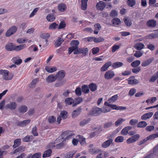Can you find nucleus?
Segmentation results:
<instances>
[{"label": "nucleus", "mask_w": 158, "mask_h": 158, "mask_svg": "<svg viewBox=\"0 0 158 158\" xmlns=\"http://www.w3.org/2000/svg\"><path fill=\"white\" fill-rule=\"evenodd\" d=\"M79 44V42L77 40H73L70 43L71 47L69 48V53L70 54L73 51L75 52L78 49V46Z\"/></svg>", "instance_id": "obj_1"}, {"label": "nucleus", "mask_w": 158, "mask_h": 158, "mask_svg": "<svg viewBox=\"0 0 158 158\" xmlns=\"http://www.w3.org/2000/svg\"><path fill=\"white\" fill-rule=\"evenodd\" d=\"M9 72L7 70L1 69L0 70V75L2 76V78L7 81L11 80L13 77L12 74H9Z\"/></svg>", "instance_id": "obj_2"}, {"label": "nucleus", "mask_w": 158, "mask_h": 158, "mask_svg": "<svg viewBox=\"0 0 158 158\" xmlns=\"http://www.w3.org/2000/svg\"><path fill=\"white\" fill-rule=\"evenodd\" d=\"M100 108L97 107L92 108L89 113V115L94 116H97L101 114Z\"/></svg>", "instance_id": "obj_3"}, {"label": "nucleus", "mask_w": 158, "mask_h": 158, "mask_svg": "<svg viewBox=\"0 0 158 158\" xmlns=\"http://www.w3.org/2000/svg\"><path fill=\"white\" fill-rule=\"evenodd\" d=\"M17 27L15 26H13L10 27L7 31L5 35L6 37H9L15 33L17 30Z\"/></svg>", "instance_id": "obj_4"}, {"label": "nucleus", "mask_w": 158, "mask_h": 158, "mask_svg": "<svg viewBox=\"0 0 158 158\" xmlns=\"http://www.w3.org/2000/svg\"><path fill=\"white\" fill-rule=\"evenodd\" d=\"M140 135L138 134H135L128 139L127 140V144L133 143L137 141L139 138Z\"/></svg>", "instance_id": "obj_5"}, {"label": "nucleus", "mask_w": 158, "mask_h": 158, "mask_svg": "<svg viewBox=\"0 0 158 158\" xmlns=\"http://www.w3.org/2000/svg\"><path fill=\"white\" fill-rule=\"evenodd\" d=\"M129 85H135L139 83V81L135 78L134 76H130L129 78L126 79Z\"/></svg>", "instance_id": "obj_6"}, {"label": "nucleus", "mask_w": 158, "mask_h": 158, "mask_svg": "<svg viewBox=\"0 0 158 158\" xmlns=\"http://www.w3.org/2000/svg\"><path fill=\"white\" fill-rule=\"evenodd\" d=\"M106 6L105 3L103 1H100L97 3L96 7L98 10L102 11L104 9Z\"/></svg>", "instance_id": "obj_7"}, {"label": "nucleus", "mask_w": 158, "mask_h": 158, "mask_svg": "<svg viewBox=\"0 0 158 158\" xmlns=\"http://www.w3.org/2000/svg\"><path fill=\"white\" fill-rule=\"evenodd\" d=\"M94 131L91 132L89 134V137L90 138L94 137L96 134L100 133L102 131V128L101 127H96L94 128Z\"/></svg>", "instance_id": "obj_8"}, {"label": "nucleus", "mask_w": 158, "mask_h": 158, "mask_svg": "<svg viewBox=\"0 0 158 158\" xmlns=\"http://www.w3.org/2000/svg\"><path fill=\"white\" fill-rule=\"evenodd\" d=\"M88 50L87 48H78L77 50L74 52V54H86L88 52Z\"/></svg>", "instance_id": "obj_9"}, {"label": "nucleus", "mask_w": 158, "mask_h": 158, "mask_svg": "<svg viewBox=\"0 0 158 158\" xmlns=\"http://www.w3.org/2000/svg\"><path fill=\"white\" fill-rule=\"evenodd\" d=\"M114 73L113 71L109 70L105 73L104 75V77L106 79H110L114 77Z\"/></svg>", "instance_id": "obj_10"}, {"label": "nucleus", "mask_w": 158, "mask_h": 158, "mask_svg": "<svg viewBox=\"0 0 158 158\" xmlns=\"http://www.w3.org/2000/svg\"><path fill=\"white\" fill-rule=\"evenodd\" d=\"M65 73L63 70H61L58 72L56 75V79L59 80H61L65 76Z\"/></svg>", "instance_id": "obj_11"}, {"label": "nucleus", "mask_w": 158, "mask_h": 158, "mask_svg": "<svg viewBox=\"0 0 158 158\" xmlns=\"http://www.w3.org/2000/svg\"><path fill=\"white\" fill-rule=\"evenodd\" d=\"M146 25L149 27H154L156 25V22L154 19H150L147 22Z\"/></svg>", "instance_id": "obj_12"}, {"label": "nucleus", "mask_w": 158, "mask_h": 158, "mask_svg": "<svg viewBox=\"0 0 158 158\" xmlns=\"http://www.w3.org/2000/svg\"><path fill=\"white\" fill-rule=\"evenodd\" d=\"M17 106V104L15 102H12L7 104L6 106V108L7 109H9L10 110H13L16 108Z\"/></svg>", "instance_id": "obj_13"}, {"label": "nucleus", "mask_w": 158, "mask_h": 158, "mask_svg": "<svg viewBox=\"0 0 158 158\" xmlns=\"http://www.w3.org/2000/svg\"><path fill=\"white\" fill-rule=\"evenodd\" d=\"M112 142L113 140L111 139H109L102 143V147L103 148H106L110 145Z\"/></svg>", "instance_id": "obj_14"}, {"label": "nucleus", "mask_w": 158, "mask_h": 158, "mask_svg": "<svg viewBox=\"0 0 158 158\" xmlns=\"http://www.w3.org/2000/svg\"><path fill=\"white\" fill-rule=\"evenodd\" d=\"M27 107L25 105H21L19 107L18 110L20 113H24L27 111Z\"/></svg>", "instance_id": "obj_15"}, {"label": "nucleus", "mask_w": 158, "mask_h": 158, "mask_svg": "<svg viewBox=\"0 0 158 158\" xmlns=\"http://www.w3.org/2000/svg\"><path fill=\"white\" fill-rule=\"evenodd\" d=\"M81 107H79L76 110L73 111L72 113V116L73 118L77 117L81 113Z\"/></svg>", "instance_id": "obj_16"}, {"label": "nucleus", "mask_w": 158, "mask_h": 158, "mask_svg": "<svg viewBox=\"0 0 158 158\" xmlns=\"http://www.w3.org/2000/svg\"><path fill=\"white\" fill-rule=\"evenodd\" d=\"M112 63L111 61H109L106 62L102 66L100 70L101 71L103 72L106 71L107 70L109 66L111 65Z\"/></svg>", "instance_id": "obj_17"}, {"label": "nucleus", "mask_w": 158, "mask_h": 158, "mask_svg": "<svg viewBox=\"0 0 158 158\" xmlns=\"http://www.w3.org/2000/svg\"><path fill=\"white\" fill-rule=\"evenodd\" d=\"M15 45L12 43H9L6 44L5 48L8 51H10L14 50Z\"/></svg>", "instance_id": "obj_18"}, {"label": "nucleus", "mask_w": 158, "mask_h": 158, "mask_svg": "<svg viewBox=\"0 0 158 158\" xmlns=\"http://www.w3.org/2000/svg\"><path fill=\"white\" fill-rule=\"evenodd\" d=\"M153 113L152 112H150L145 114L142 115L141 117V118L143 120H147L151 118L153 115Z\"/></svg>", "instance_id": "obj_19"}, {"label": "nucleus", "mask_w": 158, "mask_h": 158, "mask_svg": "<svg viewBox=\"0 0 158 158\" xmlns=\"http://www.w3.org/2000/svg\"><path fill=\"white\" fill-rule=\"evenodd\" d=\"M123 20L127 26L130 27L131 25V20L128 17L125 16L123 19Z\"/></svg>", "instance_id": "obj_20"}, {"label": "nucleus", "mask_w": 158, "mask_h": 158, "mask_svg": "<svg viewBox=\"0 0 158 158\" xmlns=\"http://www.w3.org/2000/svg\"><path fill=\"white\" fill-rule=\"evenodd\" d=\"M31 121L30 119H27L22 121L19 122L18 123V126L23 127L25 126L26 125L29 123Z\"/></svg>", "instance_id": "obj_21"}, {"label": "nucleus", "mask_w": 158, "mask_h": 158, "mask_svg": "<svg viewBox=\"0 0 158 158\" xmlns=\"http://www.w3.org/2000/svg\"><path fill=\"white\" fill-rule=\"evenodd\" d=\"M45 69L48 72L52 73L56 71L57 69L55 66L51 67V66H47L45 67Z\"/></svg>", "instance_id": "obj_22"}, {"label": "nucleus", "mask_w": 158, "mask_h": 158, "mask_svg": "<svg viewBox=\"0 0 158 158\" xmlns=\"http://www.w3.org/2000/svg\"><path fill=\"white\" fill-rule=\"evenodd\" d=\"M56 79V76L52 74L49 76L46 79V81L48 83H51L55 81Z\"/></svg>", "instance_id": "obj_23"}, {"label": "nucleus", "mask_w": 158, "mask_h": 158, "mask_svg": "<svg viewBox=\"0 0 158 158\" xmlns=\"http://www.w3.org/2000/svg\"><path fill=\"white\" fill-rule=\"evenodd\" d=\"M153 60V58H151L147 60L144 61L141 64V65L143 67H145L149 65Z\"/></svg>", "instance_id": "obj_24"}, {"label": "nucleus", "mask_w": 158, "mask_h": 158, "mask_svg": "<svg viewBox=\"0 0 158 158\" xmlns=\"http://www.w3.org/2000/svg\"><path fill=\"white\" fill-rule=\"evenodd\" d=\"M110 107L113 109L117 110H124L126 109V107L125 106H117L115 105L111 104Z\"/></svg>", "instance_id": "obj_25"}, {"label": "nucleus", "mask_w": 158, "mask_h": 158, "mask_svg": "<svg viewBox=\"0 0 158 158\" xmlns=\"http://www.w3.org/2000/svg\"><path fill=\"white\" fill-rule=\"evenodd\" d=\"M82 98L80 97H78L77 98H75L73 102L72 106L73 107H75L77 105L82 102Z\"/></svg>", "instance_id": "obj_26"}, {"label": "nucleus", "mask_w": 158, "mask_h": 158, "mask_svg": "<svg viewBox=\"0 0 158 158\" xmlns=\"http://www.w3.org/2000/svg\"><path fill=\"white\" fill-rule=\"evenodd\" d=\"M52 152V151L51 149H48L44 152L42 156L43 158L49 157L51 156Z\"/></svg>", "instance_id": "obj_27"}, {"label": "nucleus", "mask_w": 158, "mask_h": 158, "mask_svg": "<svg viewBox=\"0 0 158 158\" xmlns=\"http://www.w3.org/2000/svg\"><path fill=\"white\" fill-rule=\"evenodd\" d=\"M58 9L60 11L63 12L66 10V5L64 3H61L58 6Z\"/></svg>", "instance_id": "obj_28"}, {"label": "nucleus", "mask_w": 158, "mask_h": 158, "mask_svg": "<svg viewBox=\"0 0 158 158\" xmlns=\"http://www.w3.org/2000/svg\"><path fill=\"white\" fill-rule=\"evenodd\" d=\"M90 121V118L85 119L80 121L79 125L81 127H83L88 124Z\"/></svg>", "instance_id": "obj_29"}, {"label": "nucleus", "mask_w": 158, "mask_h": 158, "mask_svg": "<svg viewBox=\"0 0 158 158\" xmlns=\"http://www.w3.org/2000/svg\"><path fill=\"white\" fill-rule=\"evenodd\" d=\"M89 88L91 91L94 92L97 90V86L96 84L91 83L89 85Z\"/></svg>", "instance_id": "obj_30"}, {"label": "nucleus", "mask_w": 158, "mask_h": 158, "mask_svg": "<svg viewBox=\"0 0 158 158\" xmlns=\"http://www.w3.org/2000/svg\"><path fill=\"white\" fill-rule=\"evenodd\" d=\"M82 91L84 94H88L89 92V87L86 85H83L82 87Z\"/></svg>", "instance_id": "obj_31"}, {"label": "nucleus", "mask_w": 158, "mask_h": 158, "mask_svg": "<svg viewBox=\"0 0 158 158\" xmlns=\"http://www.w3.org/2000/svg\"><path fill=\"white\" fill-rule=\"evenodd\" d=\"M148 37L150 39H153L158 38V30L154 33H152L148 35Z\"/></svg>", "instance_id": "obj_32"}, {"label": "nucleus", "mask_w": 158, "mask_h": 158, "mask_svg": "<svg viewBox=\"0 0 158 158\" xmlns=\"http://www.w3.org/2000/svg\"><path fill=\"white\" fill-rule=\"evenodd\" d=\"M144 45L140 43H138L134 45V48L137 50H141L144 48Z\"/></svg>", "instance_id": "obj_33"}, {"label": "nucleus", "mask_w": 158, "mask_h": 158, "mask_svg": "<svg viewBox=\"0 0 158 158\" xmlns=\"http://www.w3.org/2000/svg\"><path fill=\"white\" fill-rule=\"evenodd\" d=\"M34 137L32 135H27L23 139V140L25 142H31L33 139Z\"/></svg>", "instance_id": "obj_34"}, {"label": "nucleus", "mask_w": 158, "mask_h": 158, "mask_svg": "<svg viewBox=\"0 0 158 158\" xmlns=\"http://www.w3.org/2000/svg\"><path fill=\"white\" fill-rule=\"evenodd\" d=\"M64 41L62 38H59L58 39L56 40L55 42V46L56 47H58L60 46L62 43Z\"/></svg>", "instance_id": "obj_35"}, {"label": "nucleus", "mask_w": 158, "mask_h": 158, "mask_svg": "<svg viewBox=\"0 0 158 158\" xmlns=\"http://www.w3.org/2000/svg\"><path fill=\"white\" fill-rule=\"evenodd\" d=\"M147 125V123L144 121H142L138 123L137 124L138 128H143L146 127Z\"/></svg>", "instance_id": "obj_36"}, {"label": "nucleus", "mask_w": 158, "mask_h": 158, "mask_svg": "<svg viewBox=\"0 0 158 158\" xmlns=\"http://www.w3.org/2000/svg\"><path fill=\"white\" fill-rule=\"evenodd\" d=\"M91 38H92L94 42L96 43H99L103 41L104 40V39L102 37H99L97 38L92 37Z\"/></svg>", "instance_id": "obj_37"}, {"label": "nucleus", "mask_w": 158, "mask_h": 158, "mask_svg": "<svg viewBox=\"0 0 158 158\" xmlns=\"http://www.w3.org/2000/svg\"><path fill=\"white\" fill-rule=\"evenodd\" d=\"M158 78V72L156 73L153 75L152 76L149 80L150 82H154Z\"/></svg>", "instance_id": "obj_38"}, {"label": "nucleus", "mask_w": 158, "mask_h": 158, "mask_svg": "<svg viewBox=\"0 0 158 158\" xmlns=\"http://www.w3.org/2000/svg\"><path fill=\"white\" fill-rule=\"evenodd\" d=\"M46 19L49 21H53L55 19V16L53 14H48L46 17Z\"/></svg>", "instance_id": "obj_39"}, {"label": "nucleus", "mask_w": 158, "mask_h": 158, "mask_svg": "<svg viewBox=\"0 0 158 158\" xmlns=\"http://www.w3.org/2000/svg\"><path fill=\"white\" fill-rule=\"evenodd\" d=\"M123 64L120 62H117L113 63L112 64V67L114 68H117L123 66Z\"/></svg>", "instance_id": "obj_40"}, {"label": "nucleus", "mask_w": 158, "mask_h": 158, "mask_svg": "<svg viewBox=\"0 0 158 158\" xmlns=\"http://www.w3.org/2000/svg\"><path fill=\"white\" fill-rule=\"evenodd\" d=\"M39 81V78H36L33 79L31 83V87L35 88V85Z\"/></svg>", "instance_id": "obj_41"}, {"label": "nucleus", "mask_w": 158, "mask_h": 158, "mask_svg": "<svg viewBox=\"0 0 158 158\" xmlns=\"http://www.w3.org/2000/svg\"><path fill=\"white\" fill-rule=\"evenodd\" d=\"M21 139H17L14 141V145L13 147L15 148L19 146L21 144Z\"/></svg>", "instance_id": "obj_42"}, {"label": "nucleus", "mask_w": 158, "mask_h": 158, "mask_svg": "<svg viewBox=\"0 0 158 158\" xmlns=\"http://www.w3.org/2000/svg\"><path fill=\"white\" fill-rule=\"evenodd\" d=\"M25 45L23 44H20L17 46H15L14 50L16 51H19L25 48Z\"/></svg>", "instance_id": "obj_43"}, {"label": "nucleus", "mask_w": 158, "mask_h": 158, "mask_svg": "<svg viewBox=\"0 0 158 158\" xmlns=\"http://www.w3.org/2000/svg\"><path fill=\"white\" fill-rule=\"evenodd\" d=\"M111 22L114 25H118L119 24L121 23L120 20L118 18H115L111 20Z\"/></svg>", "instance_id": "obj_44"}, {"label": "nucleus", "mask_w": 158, "mask_h": 158, "mask_svg": "<svg viewBox=\"0 0 158 158\" xmlns=\"http://www.w3.org/2000/svg\"><path fill=\"white\" fill-rule=\"evenodd\" d=\"M13 62L15 64L19 65L22 62L21 59H18L17 57H14L13 59Z\"/></svg>", "instance_id": "obj_45"}, {"label": "nucleus", "mask_w": 158, "mask_h": 158, "mask_svg": "<svg viewBox=\"0 0 158 158\" xmlns=\"http://www.w3.org/2000/svg\"><path fill=\"white\" fill-rule=\"evenodd\" d=\"M118 98V96L117 94L109 98L108 101L109 102V103L114 102Z\"/></svg>", "instance_id": "obj_46"}, {"label": "nucleus", "mask_w": 158, "mask_h": 158, "mask_svg": "<svg viewBox=\"0 0 158 158\" xmlns=\"http://www.w3.org/2000/svg\"><path fill=\"white\" fill-rule=\"evenodd\" d=\"M125 119H124L120 118L118 119L117 121H116L115 123V125L117 127L119 125L122 124L123 122L125 121Z\"/></svg>", "instance_id": "obj_47"}, {"label": "nucleus", "mask_w": 158, "mask_h": 158, "mask_svg": "<svg viewBox=\"0 0 158 158\" xmlns=\"http://www.w3.org/2000/svg\"><path fill=\"white\" fill-rule=\"evenodd\" d=\"M158 137V133H157L155 134L147 136V139L148 140H152L155 138Z\"/></svg>", "instance_id": "obj_48"}, {"label": "nucleus", "mask_w": 158, "mask_h": 158, "mask_svg": "<svg viewBox=\"0 0 158 158\" xmlns=\"http://www.w3.org/2000/svg\"><path fill=\"white\" fill-rule=\"evenodd\" d=\"M140 64V61L139 60H136L131 64V66L133 67H138Z\"/></svg>", "instance_id": "obj_49"}, {"label": "nucleus", "mask_w": 158, "mask_h": 158, "mask_svg": "<svg viewBox=\"0 0 158 158\" xmlns=\"http://www.w3.org/2000/svg\"><path fill=\"white\" fill-rule=\"evenodd\" d=\"M152 154L158 157V143L153 148Z\"/></svg>", "instance_id": "obj_50"}, {"label": "nucleus", "mask_w": 158, "mask_h": 158, "mask_svg": "<svg viewBox=\"0 0 158 158\" xmlns=\"http://www.w3.org/2000/svg\"><path fill=\"white\" fill-rule=\"evenodd\" d=\"M69 131H66L63 132L61 135V136L63 139H64V141L67 140L66 138L68 136V134Z\"/></svg>", "instance_id": "obj_51"}, {"label": "nucleus", "mask_w": 158, "mask_h": 158, "mask_svg": "<svg viewBox=\"0 0 158 158\" xmlns=\"http://www.w3.org/2000/svg\"><path fill=\"white\" fill-rule=\"evenodd\" d=\"M113 125V122H107L104 124L103 127L105 129H107L111 127Z\"/></svg>", "instance_id": "obj_52"}, {"label": "nucleus", "mask_w": 158, "mask_h": 158, "mask_svg": "<svg viewBox=\"0 0 158 158\" xmlns=\"http://www.w3.org/2000/svg\"><path fill=\"white\" fill-rule=\"evenodd\" d=\"M74 153L72 152H69L64 155L63 158H73Z\"/></svg>", "instance_id": "obj_53"}, {"label": "nucleus", "mask_w": 158, "mask_h": 158, "mask_svg": "<svg viewBox=\"0 0 158 158\" xmlns=\"http://www.w3.org/2000/svg\"><path fill=\"white\" fill-rule=\"evenodd\" d=\"M58 26V24L56 23L51 24L49 27V29L50 30L55 29Z\"/></svg>", "instance_id": "obj_54"}, {"label": "nucleus", "mask_w": 158, "mask_h": 158, "mask_svg": "<svg viewBox=\"0 0 158 158\" xmlns=\"http://www.w3.org/2000/svg\"><path fill=\"white\" fill-rule=\"evenodd\" d=\"M124 140V137L121 136H118L115 139V141L117 143L122 142Z\"/></svg>", "instance_id": "obj_55"}, {"label": "nucleus", "mask_w": 158, "mask_h": 158, "mask_svg": "<svg viewBox=\"0 0 158 158\" xmlns=\"http://www.w3.org/2000/svg\"><path fill=\"white\" fill-rule=\"evenodd\" d=\"M136 90L135 88L131 89L129 91L128 95L130 97H131L136 93Z\"/></svg>", "instance_id": "obj_56"}, {"label": "nucleus", "mask_w": 158, "mask_h": 158, "mask_svg": "<svg viewBox=\"0 0 158 158\" xmlns=\"http://www.w3.org/2000/svg\"><path fill=\"white\" fill-rule=\"evenodd\" d=\"M75 93L77 96H81L82 94L81 88L79 87H77L75 90Z\"/></svg>", "instance_id": "obj_57"}, {"label": "nucleus", "mask_w": 158, "mask_h": 158, "mask_svg": "<svg viewBox=\"0 0 158 158\" xmlns=\"http://www.w3.org/2000/svg\"><path fill=\"white\" fill-rule=\"evenodd\" d=\"M31 132L34 136H36L38 135V133L37 131V128L36 126H35L32 128Z\"/></svg>", "instance_id": "obj_58"}, {"label": "nucleus", "mask_w": 158, "mask_h": 158, "mask_svg": "<svg viewBox=\"0 0 158 158\" xmlns=\"http://www.w3.org/2000/svg\"><path fill=\"white\" fill-rule=\"evenodd\" d=\"M127 4L129 6H133L135 4V0H127Z\"/></svg>", "instance_id": "obj_59"}, {"label": "nucleus", "mask_w": 158, "mask_h": 158, "mask_svg": "<svg viewBox=\"0 0 158 158\" xmlns=\"http://www.w3.org/2000/svg\"><path fill=\"white\" fill-rule=\"evenodd\" d=\"M60 115L61 117L64 119H66L67 118V112L64 110L61 111Z\"/></svg>", "instance_id": "obj_60"}, {"label": "nucleus", "mask_w": 158, "mask_h": 158, "mask_svg": "<svg viewBox=\"0 0 158 158\" xmlns=\"http://www.w3.org/2000/svg\"><path fill=\"white\" fill-rule=\"evenodd\" d=\"M73 99L71 98H67L65 99V102L66 104L68 105H71L73 102Z\"/></svg>", "instance_id": "obj_61"}, {"label": "nucleus", "mask_w": 158, "mask_h": 158, "mask_svg": "<svg viewBox=\"0 0 158 158\" xmlns=\"http://www.w3.org/2000/svg\"><path fill=\"white\" fill-rule=\"evenodd\" d=\"M56 118H55L54 116H51L49 117L48 121L50 123H54L56 121Z\"/></svg>", "instance_id": "obj_62"}, {"label": "nucleus", "mask_w": 158, "mask_h": 158, "mask_svg": "<svg viewBox=\"0 0 158 158\" xmlns=\"http://www.w3.org/2000/svg\"><path fill=\"white\" fill-rule=\"evenodd\" d=\"M40 36L43 39H47L49 37L50 35L48 33H42L40 35Z\"/></svg>", "instance_id": "obj_63"}, {"label": "nucleus", "mask_w": 158, "mask_h": 158, "mask_svg": "<svg viewBox=\"0 0 158 158\" xmlns=\"http://www.w3.org/2000/svg\"><path fill=\"white\" fill-rule=\"evenodd\" d=\"M39 9V7H37L34 9L32 12L31 13L29 16L30 18H31L34 16Z\"/></svg>", "instance_id": "obj_64"}]
</instances>
